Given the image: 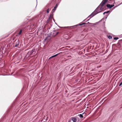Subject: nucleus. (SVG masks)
I'll list each match as a JSON object with an SVG mask.
<instances>
[{
    "instance_id": "f257e3e1",
    "label": "nucleus",
    "mask_w": 122,
    "mask_h": 122,
    "mask_svg": "<svg viewBox=\"0 0 122 122\" xmlns=\"http://www.w3.org/2000/svg\"><path fill=\"white\" fill-rule=\"evenodd\" d=\"M99 12V11H97L96 10L94 12H93V13H92L90 16H89V17H90V18L91 17H92L94 16V15L97 14V13H98Z\"/></svg>"
},
{
    "instance_id": "f03ea898",
    "label": "nucleus",
    "mask_w": 122,
    "mask_h": 122,
    "mask_svg": "<svg viewBox=\"0 0 122 122\" xmlns=\"http://www.w3.org/2000/svg\"><path fill=\"white\" fill-rule=\"evenodd\" d=\"M108 0H103L100 5V6H104L107 2Z\"/></svg>"
},
{
    "instance_id": "7ed1b4c3",
    "label": "nucleus",
    "mask_w": 122,
    "mask_h": 122,
    "mask_svg": "<svg viewBox=\"0 0 122 122\" xmlns=\"http://www.w3.org/2000/svg\"><path fill=\"white\" fill-rule=\"evenodd\" d=\"M114 6V5H110L109 4H108L106 6L108 8H109V9L113 7Z\"/></svg>"
},
{
    "instance_id": "20e7f679",
    "label": "nucleus",
    "mask_w": 122,
    "mask_h": 122,
    "mask_svg": "<svg viewBox=\"0 0 122 122\" xmlns=\"http://www.w3.org/2000/svg\"><path fill=\"white\" fill-rule=\"evenodd\" d=\"M101 7H97V9H96V10L97 11H98V10H103V6H101Z\"/></svg>"
},
{
    "instance_id": "39448f33",
    "label": "nucleus",
    "mask_w": 122,
    "mask_h": 122,
    "mask_svg": "<svg viewBox=\"0 0 122 122\" xmlns=\"http://www.w3.org/2000/svg\"><path fill=\"white\" fill-rule=\"evenodd\" d=\"M71 119L73 121V122H76V119L75 117H73L71 118Z\"/></svg>"
},
{
    "instance_id": "423d86ee",
    "label": "nucleus",
    "mask_w": 122,
    "mask_h": 122,
    "mask_svg": "<svg viewBox=\"0 0 122 122\" xmlns=\"http://www.w3.org/2000/svg\"><path fill=\"white\" fill-rule=\"evenodd\" d=\"M58 5L57 4H56L55 6L54 7V9H53V10H54V11H55L56 10Z\"/></svg>"
},
{
    "instance_id": "0eeeda50",
    "label": "nucleus",
    "mask_w": 122,
    "mask_h": 122,
    "mask_svg": "<svg viewBox=\"0 0 122 122\" xmlns=\"http://www.w3.org/2000/svg\"><path fill=\"white\" fill-rule=\"evenodd\" d=\"M58 55V54H56V55H54L53 56H51V57H50L49 58V59H50V58H53V57H56V56H57V55Z\"/></svg>"
},
{
    "instance_id": "6e6552de",
    "label": "nucleus",
    "mask_w": 122,
    "mask_h": 122,
    "mask_svg": "<svg viewBox=\"0 0 122 122\" xmlns=\"http://www.w3.org/2000/svg\"><path fill=\"white\" fill-rule=\"evenodd\" d=\"M79 116L81 118H82L83 117V116L82 115V114H80L79 115Z\"/></svg>"
},
{
    "instance_id": "1a4fd4ad",
    "label": "nucleus",
    "mask_w": 122,
    "mask_h": 122,
    "mask_svg": "<svg viewBox=\"0 0 122 122\" xmlns=\"http://www.w3.org/2000/svg\"><path fill=\"white\" fill-rule=\"evenodd\" d=\"M19 44V42H17L16 43V44L15 45V46H16L17 45H18Z\"/></svg>"
},
{
    "instance_id": "9d476101",
    "label": "nucleus",
    "mask_w": 122,
    "mask_h": 122,
    "mask_svg": "<svg viewBox=\"0 0 122 122\" xmlns=\"http://www.w3.org/2000/svg\"><path fill=\"white\" fill-rule=\"evenodd\" d=\"M119 38L118 37H115L114 38V39L115 40H117Z\"/></svg>"
},
{
    "instance_id": "9b49d317",
    "label": "nucleus",
    "mask_w": 122,
    "mask_h": 122,
    "mask_svg": "<svg viewBox=\"0 0 122 122\" xmlns=\"http://www.w3.org/2000/svg\"><path fill=\"white\" fill-rule=\"evenodd\" d=\"M108 38L109 39H112V36H108Z\"/></svg>"
},
{
    "instance_id": "f8f14e48",
    "label": "nucleus",
    "mask_w": 122,
    "mask_h": 122,
    "mask_svg": "<svg viewBox=\"0 0 122 122\" xmlns=\"http://www.w3.org/2000/svg\"><path fill=\"white\" fill-rule=\"evenodd\" d=\"M22 32V30H20V31L19 33V35H20L21 34V33Z\"/></svg>"
},
{
    "instance_id": "ddd939ff",
    "label": "nucleus",
    "mask_w": 122,
    "mask_h": 122,
    "mask_svg": "<svg viewBox=\"0 0 122 122\" xmlns=\"http://www.w3.org/2000/svg\"><path fill=\"white\" fill-rule=\"evenodd\" d=\"M109 12V11H107V12H105L103 14V15H104V14H105V13H108Z\"/></svg>"
},
{
    "instance_id": "4468645a",
    "label": "nucleus",
    "mask_w": 122,
    "mask_h": 122,
    "mask_svg": "<svg viewBox=\"0 0 122 122\" xmlns=\"http://www.w3.org/2000/svg\"><path fill=\"white\" fill-rule=\"evenodd\" d=\"M58 33V32H56V33L55 35H53V36H56V35H57Z\"/></svg>"
},
{
    "instance_id": "2eb2a0df",
    "label": "nucleus",
    "mask_w": 122,
    "mask_h": 122,
    "mask_svg": "<svg viewBox=\"0 0 122 122\" xmlns=\"http://www.w3.org/2000/svg\"><path fill=\"white\" fill-rule=\"evenodd\" d=\"M122 85V82L119 85V86H121Z\"/></svg>"
},
{
    "instance_id": "dca6fc26",
    "label": "nucleus",
    "mask_w": 122,
    "mask_h": 122,
    "mask_svg": "<svg viewBox=\"0 0 122 122\" xmlns=\"http://www.w3.org/2000/svg\"><path fill=\"white\" fill-rule=\"evenodd\" d=\"M49 9H48L47 10V13H48L49 12Z\"/></svg>"
},
{
    "instance_id": "f3484780",
    "label": "nucleus",
    "mask_w": 122,
    "mask_h": 122,
    "mask_svg": "<svg viewBox=\"0 0 122 122\" xmlns=\"http://www.w3.org/2000/svg\"><path fill=\"white\" fill-rule=\"evenodd\" d=\"M85 24V23H83L81 24H79V25H82L84 24Z\"/></svg>"
},
{
    "instance_id": "a211bd4d",
    "label": "nucleus",
    "mask_w": 122,
    "mask_h": 122,
    "mask_svg": "<svg viewBox=\"0 0 122 122\" xmlns=\"http://www.w3.org/2000/svg\"><path fill=\"white\" fill-rule=\"evenodd\" d=\"M110 1H113L114 2V3H115V0H110Z\"/></svg>"
},
{
    "instance_id": "6ab92c4d",
    "label": "nucleus",
    "mask_w": 122,
    "mask_h": 122,
    "mask_svg": "<svg viewBox=\"0 0 122 122\" xmlns=\"http://www.w3.org/2000/svg\"><path fill=\"white\" fill-rule=\"evenodd\" d=\"M70 56H69V57Z\"/></svg>"
}]
</instances>
